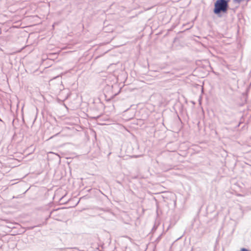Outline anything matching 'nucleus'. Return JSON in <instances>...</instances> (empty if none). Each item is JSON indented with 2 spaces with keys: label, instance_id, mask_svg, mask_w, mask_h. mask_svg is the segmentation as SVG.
Masks as SVG:
<instances>
[{
  "label": "nucleus",
  "instance_id": "f257e3e1",
  "mask_svg": "<svg viewBox=\"0 0 251 251\" xmlns=\"http://www.w3.org/2000/svg\"><path fill=\"white\" fill-rule=\"evenodd\" d=\"M228 0H217L214 4V13L219 14L221 12H226L228 7Z\"/></svg>",
  "mask_w": 251,
  "mask_h": 251
},
{
  "label": "nucleus",
  "instance_id": "f03ea898",
  "mask_svg": "<svg viewBox=\"0 0 251 251\" xmlns=\"http://www.w3.org/2000/svg\"><path fill=\"white\" fill-rule=\"evenodd\" d=\"M163 234H164V233H163H163H161V234H160V235H159V236L157 238V239H156V241H156V242H158L160 240V239H161L162 236V235H163Z\"/></svg>",
  "mask_w": 251,
  "mask_h": 251
},
{
  "label": "nucleus",
  "instance_id": "7ed1b4c3",
  "mask_svg": "<svg viewBox=\"0 0 251 251\" xmlns=\"http://www.w3.org/2000/svg\"><path fill=\"white\" fill-rule=\"evenodd\" d=\"M158 225H158H156V224L155 223V224H154V226H153V228H152V230H156V229H157V228Z\"/></svg>",
  "mask_w": 251,
  "mask_h": 251
},
{
  "label": "nucleus",
  "instance_id": "20e7f679",
  "mask_svg": "<svg viewBox=\"0 0 251 251\" xmlns=\"http://www.w3.org/2000/svg\"><path fill=\"white\" fill-rule=\"evenodd\" d=\"M71 251H81L77 248H75L72 249Z\"/></svg>",
  "mask_w": 251,
  "mask_h": 251
},
{
  "label": "nucleus",
  "instance_id": "39448f33",
  "mask_svg": "<svg viewBox=\"0 0 251 251\" xmlns=\"http://www.w3.org/2000/svg\"><path fill=\"white\" fill-rule=\"evenodd\" d=\"M242 0H234V1H237L238 3H240Z\"/></svg>",
  "mask_w": 251,
  "mask_h": 251
},
{
  "label": "nucleus",
  "instance_id": "423d86ee",
  "mask_svg": "<svg viewBox=\"0 0 251 251\" xmlns=\"http://www.w3.org/2000/svg\"><path fill=\"white\" fill-rule=\"evenodd\" d=\"M0 121L3 122V121L0 118Z\"/></svg>",
  "mask_w": 251,
  "mask_h": 251
},
{
  "label": "nucleus",
  "instance_id": "0eeeda50",
  "mask_svg": "<svg viewBox=\"0 0 251 251\" xmlns=\"http://www.w3.org/2000/svg\"><path fill=\"white\" fill-rule=\"evenodd\" d=\"M41 225H38L37 226H40Z\"/></svg>",
  "mask_w": 251,
  "mask_h": 251
}]
</instances>
